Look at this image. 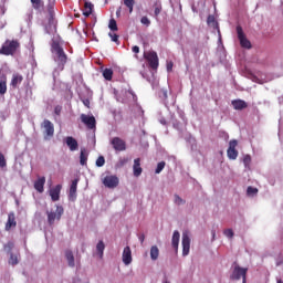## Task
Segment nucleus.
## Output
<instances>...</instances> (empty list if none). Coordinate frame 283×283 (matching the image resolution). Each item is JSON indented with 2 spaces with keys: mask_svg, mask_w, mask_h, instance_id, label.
Segmentation results:
<instances>
[{
  "mask_svg": "<svg viewBox=\"0 0 283 283\" xmlns=\"http://www.w3.org/2000/svg\"><path fill=\"white\" fill-rule=\"evenodd\" d=\"M51 52L53 54V59L57 64L59 70H65V64L67 63V54L63 46L56 41L51 44Z\"/></svg>",
  "mask_w": 283,
  "mask_h": 283,
  "instance_id": "obj_1",
  "label": "nucleus"
},
{
  "mask_svg": "<svg viewBox=\"0 0 283 283\" xmlns=\"http://www.w3.org/2000/svg\"><path fill=\"white\" fill-rule=\"evenodd\" d=\"M21 48V44L17 40H7L2 48L0 49V54H3L4 56H13V54L17 53V50Z\"/></svg>",
  "mask_w": 283,
  "mask_h": 283,
  "instance_id": "obj_2",
  "label": "nucleus"
},
{
  "mask_svg": "<svg viewBox=\"0 0 283 283\" xmlns=\"http://www.w3.org/2000/svg\"><path fill=\"white\" fill-rule=\"evenodd\" d=\"M247 273H249L248 268H241L235 264L231 274V280H242V283H247Z\"/></svg>",
  "mask_w": 283,
  "mask_h": 283,
  "instance_id": "obj_3",
  "label": "nucleus"
},
{
  "mask_svg": "<svg viewBox=\"0 0 283 283\" xmlns=\"http://www.w3.org/2000/svg\"><path fill=\"white\" fill-rule=\"evenodd\" d=\"M144 59L148 61V65L151 70H158V53L156 51H149L147 53H144Z\"/></svg>",
  "mask_w": 283,
  "mask_h": 283,
  "instance_id": "obj_4",
  "label": "nucleus"
},
{
  "mask_svg": "<svg viewBox=\"0 0 283 283\" xmlns=\"http://www.w3.org/2000/svg\"><path fill=\"white\" fill-rule=\"evenodd\" d=\"M64 211L65 210L63 209V206H56V211L55 212L46 211L49 224L52 226V224H54L55 220H61Z\"/></svg>",
  "mask_w": 283,
  "mask_h": 283,
  "instance_id": "obj_5",
  "label": "nucleus"
},
{
  "mask_svg": "<svg viewBox=\"0 0 283 283\" xmlns=\"http://www.w3.org/2000/svg\"><path fill=\"white\" fill-rule=\"evenodd\" d=\"M237 34H238V39L240 41L241 48H244L245 50H251V41L247 39V35L244 34V31L240 25L237 27Z\"/></svg>",
  "mask_w": 283,
  "mask_h": 283,
  "instance_id": "obj_6",
  "label": "nucleus"
},
{
  "mask_svg": "<svg viewBox=\"0 0 283 283\" xmlns=\"http://www.w3.org/2000/svg\"><path fill=\"white\" fill-rule=\"evenodd\" d=\"M111 145L115 151H125L127 149V143L120 137H113Z\"/></svg>",
  "mask_w": 283,
  "mask_h": 283,
  "instance_id": "obj_7",
  "label": "nucleus"
},
{
  "mask_svg": "<svg viewBox=\"0 0 283 283\" xmlns=\"http://www.w3.org/2000/svg\"><path fill=\"white\" fill-rule=\"evenodd\" d=\"M181 244H182V255L185 258L189 255V251L191 249V239L189 238L188 231L182 232Z\"/></svg>",
  "mask_w": 283,
  "mask_h": 283,
  "instance_id": "obj_8",
  "label": "nucleus"
},
{
  "mask_svg": "<svg viewBox=\"0 0 283 283\" xmlns=\"http://www.w3.org/2000/svg\"><path fill=\"white\" fill-rule=\"evenodd\" d=\"M119 179L116 175H107L103 179V185L108 189H116L118 187Z\"/></svg>",
  "mask_w": 283,
  "mask_h": 283,
  "instance_id": "obj_9",
  "label": "nucleus"
},
{
  "mask_svg": "<svg viewBox=\"0 0 283 283\" xmlns=\"http://www.w3.org/2000/svg\"><path fill=\"white\" fill-rule=\"evenodd\" d=\"M81 120L84 125H86L87 129H96V117H94V115L90 116L82 114Z\"/></svg>",
  "mask_w": 283,
  "mask_h": 283,
  "instance_id": "obj_10",
  "label": "nucleus"
},
{
  "mask_svg": "<svg viewBox=\"0 0 283 283\" xmlns=\"http://www.w3.org/2000/svg\"><path fill=\"white\" fill-rule=\"evenodd\" d=\"M238 147V142L235 139H232L229 142V148L227 150L228 158L230 160H235L238 158V150L235 149Z\"/></svg>",
  "mask_w": 283,
  "mask_h": 283,
  "instance_id": "obj_11",
  "label": "nucleus"
},
{
  "mask_svg": "<svg viewBox=\"0 0 283 283\" xmlns=\"http://www.w3.org/2000/svg\"><path fill=\"white\" fill-rule=\"evenodd\" d=\"M61 189H63V186L56 185L49 190V196H51L52 202H59V200H61Z\"/></svg>",
  "mask_w": 283,
  "mask_h": 283,
  "instance_id": "obj_12",
  "label": "nucleus"
},
{
  "mask_svg": "<svg viewBox=\"0 0 283 283\" xmlns=\"http://www.w3.org/2000/svg\"><path fill=\"white\" fill-rule=\"evenodd\" d=\"M42 127L44 128V134L48 138H52V136H54V124H52V122L44 119Z\"/></svg>",
  "mask_w": 283,
  "mask_h": 283,
  "instance_id": "obj_13",
  "label": "nucleus"
},
{
  "mask_svg": "<svg viewBox=\"0 0 283 283\" xmlns=\"http://www.w3.org/2000/svg\"><path fill=\"white\" fill-rule=\"evenodd\" d=\"M122 260L126 266H129V264L133 262L132 248H129V245L124 248L123 254H122Z\"/></svg>",
  "mask_w": 283,
  "mask_h": 283,
  "instance_id": "obj_14",
  "label": "nucleus"
},
{
  "mask_svg": "<svg viewBox=\"0 0 283 283\" xmlns=\"http://www.w3.org/2000/svg\"><path fill=\"white\" fill-rule=\"evenodd\" d=\"M21 83H23V75H21L20 73H13V75L11 77L10 86L13 90H17V87H19V85H21Z\"/></svg>",
  "mask_w": 283,
  "mask_h": 283,
  "instance_id": "obj_15",
  "label": "nucleus"
},
{
  "mask_svg": "<svg viewBox=\"0 0 283 283\" xmlns=\"http://www.w3.org/2000/svg\"><path fill=\"white\" fill-rule=\"evenodd\" d=\"M33 187L38 193H43L45 191V177H39L38 180L34 181Z\"/></svg>",
  "mask_w": 283,
  "mask_h": 283,
  "instance_id": "obj_16",
  "label": "nucleus"
},
{
  "mask_svg": "<svg viewBox=\"0 0 283 283\" xmlns=\"http://www.w3.org/2000/svg\"><path fill=\"white\" fill-rule=\"evenodd\" d=\"M65 144L67 145L70 151H76V149H78V142L72 136L65 138Z\"/></svg>",
  "mask_w": 283,
  "mask_h": 283,
  "instance_id": "obj_17",
  "label": "nucleus"
},
{
  "mask_svg": "<svg viewBox=\"0 0 283 283\" xmlns=\"http://www.w3.org/2000/svg\"><path fill=\"white\" fill-rule=\"evenodd\" d=\"M14 227H17V217H14V212H10L6 223V231H10V229H13Z\"/></svg>",
  "mask_w": 283,
  "mask_h": 283,
  "instance_id": "obj_18",
  "label": "nucleus"
},
{
  "mask_svg": "<svg viewBox=\"0 0 283 283\" xmlns=\"http://www.w3.org/2000/svg\"><path fill=\"white\" fill-rule=\"evenodd\" d=\"M178 244H180V232L175 230L171 238V247L178 253Z\"/></svg>",
  "mask_w": 283,
  "mask_h": 283,
  "instance_id": "obj_19",
  "label": "nucleus"
},
{
  "mask_svg": "<svg viewBox=\"0 0 283 283\" xmlns=\"http://www.w3.org/2000/svg\"><path fill=\"white\" fill-rule=\"evenodd\" d=\"M78 187V179H74L70 187L69 198L70 200H76V188Z\"/></svg>",
  "mask_w": 283,
  "mask_h": 283,
  "instance_id": "obj_20",
  "label": "nucleus"
},
{
  "mask_svg": "<svg viewBox=\"0 0 283 283\" xmlns=\"http://www.w3.org/2000/svg\"><path fill=\"white\" fill-rule=\"evenodd\" d=\"M232 107L238 111L247 109L249 107V104L244 102L243 99H233L232 101Z\"/></svg>",
  "mask_w": 283,
  "mask_h": 283,
  "instance_id": "obj_21",
  "label": "nucleus"
},
{
  "mask_svg": "<svg viewBox=\"0 0 283 283\" xmlns=\"http://www.w3.org/2000/svg\"><path fill=\"white\" fill-rule=\"evenodd\" d=\"M133 174L135 178H138L143 174V168L140 167V158H136L134 160Z\"/></svg>",
  "mask_w": 283,
  "mask_h": 283,
  "instance_id": "obj_22",
  "label": "nucleus"
},
{
  "mask_svg": "<svg viewBox=\"0 0 283 283\" xmlns=\"http://www.w3.org/2000/svg\"><path fill=\"white\" fill-rule=\"evenodd\" d=\"M64 255L66 258L69 266L71 269H74V266H76V263L74 261V252H72V250H65Z\"/></svg>",
  "mask_w": 283,
  "mask_h": 283,
  "instance_id": "obj_23",
  "label": "nucleus"
},
{
  "mask_svg": "<svg viewBox=\"0 0 283 283\" xmlns=\"http://www.w3.org/2000/svg\"><path fill=\"white\" fill-rule=\"evenodd\" d=\"M8 92V76L6 74L0 75V94L3 95Z\"/></svg>",
  "mask_w": 283,
  "mask_h": 283,
  "instance_id": "obj_24",
  "label": "nucleus"
},
{
  "mask_svg": "<svg viewBox=\"0 0 283 283\" xmlns=\"http://www.w3.org/2000/svg\"><path fill=\"white\" fill-rule=\"evenodd\" d=\"M31 6L33 10L41 12L45 8V2L43 0H31Z\"/></svg>",
  "mask_w": 283,
  "mask_h": 283,
  "instance_id": "obj_25",
  "label": "nucleus"
},
{
  "mask_svg": "<svg viewBox=\"0 0 283 283\" xmlns=\"http://www.w3.org/2000/svg\"><path fill=\"white\" fill-rule=\"evenodd\" d=\"M93 11H94V4H92V2H85L84 3L83 14L85 17H90Z\"/></svg>",
  "mask_w": 283,
  "mask_h": 283,
  "instance_id": "obj_26",
  "label": "nucleus"
},
{
  "mask_svg": "<svg viewBox=\"0 0 283 283\" xmlns=\"http://www.w3.org/2000/svg\"><path fill=\"white\" fill-rule=\"evenodd\" d=\"M80 165H82V167H85V165H87V149L85 148L81 149Z\"/></svg>",
  "mask_w": 283,
  "mask_h": 283,
  "instance_id": "obj_27",
  "label": "nucleus"
},
{
  "mask_svg": "<svg viewBox=\"0 0 283 283\" xmlns=\"http://www.w3.org/2000/svg\"><path fill=\"white\" fill-rule=\"evenodd\" d=\"M159 255H160V250L158 249V245H153L150 248V259L156 261L158 260Z\"/></svg>",
  "mask_w": 283,
  "mask_h": 283,
  "instance_id": "obj_28",
  "label": "nucleus"
},
{
  "mask_svg": "<svg viewBox=\"0 0 283 283\" xmlns=\"http://www.w3.org/2000/svg\"><path fill=\"white\" fill-rule=\"evenodd\" d=\"M125 8H127L129 14L134 12V6H136V0H123Z\"/></svg>",
  "mask_w": 283,
  "mask_h": 283,
  "instance_id": "obj_29",
  "label": "nucleus"
},
{
  "mask_svg": "<svg viewBox=\"0 0 283 283\" xmlns=\"http://www.w3.org/2000/svg\"><path fill=\"white\" fill-rule=\"evenodd\" d=\"M103 77L105 78V81H112V78L114 77V70L104 69L103 70Z\"/></svg>",
  "mask_w": 283,
  "mask_h": 283,
  "instance_id": "obj_30",
  "label": "nucleus"
},
{
  "mask_svg": "<svg viewBox=\"0 0 283 283\" xmlns=\"http://www.w3.org/2000/svg\"><path fill=\"white\" fill-rule=\"evenodd\" d=\"M49 23H54V4H48Z\"/></svg>",
  "mask_w": 283,
  "mask_h": 283,
  "instance_id": "obj_31",
  "label": "nucleus"
},
{
  "mask_svg": "<svg viewBox=\"0 0 283 283\" xmlns=\"http://www.w3.org/2000/svg\"><path fill=\"white\" fill-rule=\"evenodd\" d=\"M96 251L99 258H103V253L105 251V243L103 241H98V243L96 244Z\"/></svg>",
  "mask_w": 283,
  "mask_h": 283,
  "instance_id": "obj_32",
  "label": "nucleus"
},
{
  "mask_svg": "<svg viewBox=\"0 0 283 283\" xmlns=\"http://www.w3.org/2000/svg\"><path fill=\"white\" fill-rule=\"evenodd\" d=\"M154 8H155V17L158 18L159 14L163 12V4L160 3V1H157L154 3Z\"/></svg>",
  "mask_w": 283,
  "mask_h": 283,
  "instance_id": "obj_33",
  "label": "nucleus"
},
{
  "mask_svg": "<svg viewBox=\"0 0 283 283\" xmlns=\"http://www.w3.org/2000/svg\"><path fill=\"white\" fill-rule=\"evenodd\" d=\"M108 28L112 32H118V24L115 19L109 20Z\"/></svg>",
  "mask_w": 283,
  "mask_h": 283,
  "instance_id": "obj_34",
  "label": "nucleus"
},
{
  "mask_svg": "<svg viewBox=\"0 0 283 283\" xmlns=\"http://www.w3.org/2000/svg\"><path fill=\"white\" fill-rule=\"evenodd\" d=\"M9 264H11V266H17V264H19V256L11 254L9 259Z\"/></svg>",
  "mask_w": 283,
  "mask_h": 283,
  "instance_id": "obj_35",
  "label": "nucleus"
},
{
  "mask_svg": "<svg viewBox=\"0 0 283 283\" xmlns=\"http://www.w3.org/2000/svg\"><path fill=\"white\" fill-rule=\"evenodd\" d=\"M243 164L247 169H250L251 167V155H245L243 157Z\"/></svg>",
  "mask_w": 283,
  "mask_h": 283,
  "instance_id": "obj_36",
  "label": "nucleus"
},
{
  "mask_svg": "<svg viewBox=\"0 0 283 283\" xmlns=\"http://www.w3.org/2000/svg\"><path fill=\"white\" fill-rule=\"evenodd\" d=\"M140 23L143 25H146V28H149V25H151V21L149 20V18H147V15L142 17Z\"/></svg>",
  "mask_w": 283,
  "mask_h": 283,
  "instance_id": "obj_37",
  "label": "nucleus"
},
{
  "mask_svg": "<svg viewBox=\"0 0 283 283\" xmlns=\"http://www.w3.org/2000/svg\"><path fill=\"white\" fill-rule=\"evenodd\" d=\"M207 23L208 25H213V27L218 25V22H216V17L213 15H208Z\"/></svg>",
  "mask_w": 283,
  "mask_h": 283,
  "instance_id": "obj_38",
  "label": "nucleus"
},
{
  "mask_svg": "<svg viewBox=\"0 0 283 283\" xmlns=\"http://www.w3.org/2000/svg\"><path fill=\"white\" fill-rule=\"evenodd\" d=\"M108 36L112 39L114 43H117V45H120V42L118 41L119 36L116 33H108Z\"/></svg>",
  "mask_w": 283,
  "mask_h": 283,
  "instance_id": "obj_39",
  "label": "nucleus"
},
{
  "mask_svg": "<svg viewBox=\"0 0 283 283\" xmlns=\"http://www.w3.org/2000/svg\"><path fill=\"white\" fill-rule=\"evenodd\" d=\"M165 165H167L165 161L158 163L155 174H160L163 171V169H165Z\"/></svg>",
  "mask_w": 283,
  "mask_h": 283,
  "instance_id": "obj_40",
  "label": "nucleus"
},
{
  "mask_svg": "<svg viewBox=\"0 0 283 283\" xmlns=\"http://www.w3.org/2000/svg\"><path fill=\"white\" fill-rule=\"evenodd\" d=\"M247 193H248V196H255V193H258V188H253V187L249 186L247 189Z\"/></svg>",
  "mask_w": 283,
  "mask_h": 283,
  "instance_id": "obj_41",
  "label": "nucleus"
},
{
  "mask_svg": "<svg viewBox=\"0 0 283 283\" xmlns=\"http://www.w3.org/2000/svg\"><path fill=\"white\" fill-rule=\"evenodd\" d=\"M103 165H105V157L99 156V157L96 159V167H103Z\"/></svg>",
  "mask_w": 283,
  "mask_h": 283,
  "instance_id": "obj_42",
  "label": "nucleus"
},
{
  "mask_svg": "<svg viewBox=\"0 0 283 283\" xmlns=\"http://www.w3.org/2000/svg\"><path fill=\"white\" fill-rule=\"evenodd\" d=\"M223 234L226 235V238H233L234 233H233V230L232 229H226L223 231Z\"/></svg>",
  "mask_w": 283,
  "mask_h": 283,
  "instance_id": "obj_43",
  "label": "nucleus"
},
{
  "mask_svg": "<svg viewBox=\"0 0 283 283\" xmlns=\"http://www.w3.org/2000/svg\"><path fill=\"white\" fill-rule=\"evenodd\" d=\"M8 163L6 161V156H3L1 153H0V167L3 168V167H7Z\"/></svg>",
  "mask_w": 283,
  "mask_h": 283,
  "instance_id": "obj_44",
  "label": "nucleus"
},
{
  "mask_svg": "<svg viewBox=\"0 0 283 283\" xmlns=\"http://www.w3.org/2000/svg\"><path fill=\"white\" fill-rule=\"evenodd\" d=\"M175 203L176 205H185V200L182 198H180V196L175 195Z\"/></svg>",
  "mask_w": 283,
  "mask_h": 283,
  "instance_id": "obj_45",
  "label": "nucleus"
},
{
  "mask_svg": "<svg viewBox=\"0 0 283 283\" xmlns=\"http://www.w3.org/2000/svg\"><path fill=\"white\" fill-rule=\"evenodd\" d=\"M63 111V107L61 106H55L54 108V114H56V116H61V112Z\"/></svg>",
  "mask_w": 283,
  "mask_h": 283,
  "instance_id": "obj_46",
  "label": "nucleus"
},
{
  "mask_svg": "<svg viewBox=\"0 0 283 283\" xmlns=\"http://www.w3.org/2000/svg\"><path fill=\"white\" fill-rule=\"evenodd\" d=\"M171 70H174V62H168L167 63V71L171 72Z\"/></svg>",
  "mask_w": 283,
  "mask_h": 283,
  "instance_id": "obj_47",
  "label": "nucleus"
},
{
  "mask_svg": "<svg viewBox=\"0 0 283 283\" xmlns=\"http://www.w3.org/2000/svg\"><path fill=\"white\" fill-rule=\"evenodd\" d=\"M132 51L135 53V54H138V52H140V48L138 45H135L133 46Z\"/></svg>",
  "mask_w": 283,
  "mask_h": 283,
  "instance_id": "obj_48",
  "label": "nucleus"
},
{
  "mask_svg": "<svg viewBox=\"0 0 283 283\" xmlns=\"http://www.w3.org/2000/svg\"><path fill=\"white\" fill-rule=\"evenodd\" d=\"M138 240L140 242V244L145 243V234H139Z\"/></svg>",
  "mask_w": 283,
  "mask_h": 283,
  "instance_id": "obj_49",
  "label": "nucleus"
},
{
  "mask_svg": "<svg viewBox=\"0 0 283 283\" xmlns=\"http://www.w3.org/2000/svg\"><path fill=\"white\" fill-rule=\"evenodd\" d=\"M128 163V159L127 158H124V159H120L119 160V164L123 166V165H127Z\"/></svg>",
  "mask_w": 283,
  "mask_h": 283,
  "instance_id": "obj_50",
  "label": "nucleus"
},
{
  "mask_svg": "<svg viewBox=\"0 0 283 283\" xmlns=\"http://www.w3.org/2000/svg\"><path fill=\"white\" fill-rule=\"evenodd\" d=\"M83 104L85 105V107H90V99H84Z\"/></svg>",
  "mask_w": 283,
  "mask_h": 283,
  "instance_id": "obj_51",
  "label": "nucleus"
},
{
  "mask_svg": "<svg viewBox=\"0 0 283 283\" xmlns=\"http://www.w3.org/2000/svg\"><path fill=\"white\" fill-rule=\"evenodd\" d=\"M122 8L119 7L116 11V17H120Z\"/></svg>",
  "mask_w": 283,
  "mask_h": 283,
  "instance_id": "obj_52",
  "label": "nucleus"
},
{
  "mask_svg": "<svg viewBox=\"0 0 283 283\" xmlns=\"http://www.w3.org/2000/svg\"><path fill=\"white\" fill-rule=\"evenodd\" d=\"M56 3V0H49V6H54Z\"/></svg>",
  "mask_w": 283,
  "mask_h": 283,
  "instance_id": "obj_53",
  "label": "nucleus"
},
{
  "mask_svg": "<svg viewBox=\"0 0 283 283\" xmlns=\"http://www.w3.org/2000/svg\"><path fill=\"white\" fill-rule=\"evenodd\" d=\"M161 125H167V120L160 119Z\"/></svg>",
  "mask_w": 283,
  "mask_h": 283,
  "instance_id": "obj_54",
  "label": "nucleus"
},
{
  "mask_svg": "<svg viewBox=\"0 0 283 283\" xmlns=\"http://www.w3.org/2000/svg\"><path fill=\"white\" fill-rule=\"evenodd\" d=\"M212 238L216 240V231H212Z\"/></svg>",
  "mask_w": 283,
  "mask_h": 283,
  "instance_id": "obj_55",
  "label": "nucleus"
},
{
  "mask_svg": "<svg viewBox=\"0 0 283 283\" xmlns=\"http://www.w3.org/2000/svg\"><path fill=\"white\" fill-rule=\"evenodd\" d=\"M277 283H283L282 280H279Z\"/></svg>",
  "mask_w": 283,
  "mask_h": 283,
  "instance_id": "obj_56",
  "label": "nucleus"
},
{
  "mask_svg": "<svg viewBox=\"0 0 283 283\" xmlns=\"http://www.w3.org/2000/svg\"><path fill=\"white\" fill-rule=\"evenodd\" d=\"M164 283H169V281H165Z\"/></svg>",
  "mask_w": 283,
  "mask_h": 283,
  "instance_id": "obj_57",
  "label": "nucleus"
}]
</instances>
